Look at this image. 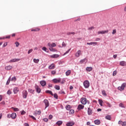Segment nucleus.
Returning a JSON list of instances; mask_svg holds the SVG:
<instances>
[{
    "mask_svg": "<svg viewBox=\"0 0 126 126\" xmlns=\"http://www.w3.org/2000/svg\"><path fill=\"white\" fill-rule=\"evenodd\" d=\"M66 109L67 110V111H69L70 110V105H67L66 106Z\"/></svg>",
    "mask_w": 126,
    "mask_h": 126,
    "instance_id": "obj_31",
    "label": "nucleus"
},
{
    "mask_svg": "<svg viewBox=\"0 0 126 126\" xmlns=\"http://www.w3.org/2000/svg\"><path fill=\"white\" fill-rule=\"evenodd\" d=\"M14 111L15 112H18V111H19V109L17 108H14Z\"/></svg>",
    "mask_w": 126,
    "mask_h": 126,
    "instance_id": "obj_53",
    "label": "nucleus"
},
{
    "mask_svg": "<svg viewBox=\"0 0 126 126\" xmlns=\"http://www.w3.org/2000/svg\"><path fill=\"white\" fill-rule=\"evenodd\" d=\"M69 115H73V114H74V110L73 109H71L69 111Z\"/></svg>",
    "mask_w": 126,
    "mask_h": 126,
    "instance_id": "obj_30",
    "label": "nucleus"
},
{
    "mask_svg": "<svg viewBox=\"0 0 126 126\" xmlns=\"http://www.w3.org/2000/svg\"><path fill=\"white\" fill-rule=\"evenodd\" d=\"M123 126H126V122H124L123 123Z\"/></svg>",
    "mask_w": 126,
    "mask_h": 126,
    "instance_id": "obj_64",
    "label": "nucleus"
},
{
    "mask_svg": "<svg viewBox=\"0 0 126 126\" xmlns=\"http://www.w3.org/2000/svg\"><path fill=\"white\" fill-rule=\"evenodd\" d=\"M28 95V92H27V91H24L23 92V97L24 98V99H26L27 98V95Z\"/></svg>",
    "mask_w": 126,
    "mask_h": 126,
    "instance_id": "obj_5",
    "label": "nucleus"
},
{
    "mask_svg": "<svg viewBox=\"0 0 126 126\" xmlns=\"http://www.w3.org/2000/svg\"><path fill=\"white\" fill-rule=\"evenodd\" d=\"M10 79H11V77H10L7 81V83H6L7 85H8V84L10 83Z\"/></svg>",
    "mask_w": 126,
    "mask_h": 126,
    "instance_id": "obj_38",
    "label": "nucleus"
},
{
    "mask_svg": "<svg viewBox=\"0 0 126 126\" xmlns=\"http://www.w3.org/2000/svg\"><path fill=\"white\" fill-rule=\"evenodd\" d=\"M102 95L103 96H105V97H106L107 96V94H106V91H105L104 90H103L102 91Z\"/></svg>",
    "mask_w": 126,
    "mask_h": 126,
    "instance_id": "obj_33",
    "label": "nucleus"
},
{
    "mask_svg": "<svg viewBox=\"0 0 126 126\" xmlns=\"http://www.w3.org/2000/svg\"><path fill=\"white\" fill-rule=\"evenodd\" d=\"M53 87V85L51 84H48V88Z\"/></svg>",
    "mask_w": 126,
    "mask_h": 126,
    "instance_id": "obj_63",
    "label": "nucleus"
},
{
    "mask_svg": "<svg viewBox=\"0 0 126 126\" xmlns=\"http://www.w3.org/2000/svg\"><path fill=\"white\" fill-rule=\"evenodd\" d=\"M48 119H49V120H52V119H53V115H50L49 116Z\"/></svg>",
    "mask_w": 126,
    "mask_h": 126,
    "instance_id": "obj_50",
    "label": "nucleus"
},
{
    "mask_svg": "<svg viewBox=\"0 0 126 126\" xmlns=\"http://www.w3.org/2000/svg\"><path fill=\"white\" fill-rule=\"evenodd\" d=\"M3 39H10V35H8L5 37H3Z\"/></svg>",
    "mask_w": 126,
    "mask_h": 126,
    "instance_id": "obj_43",
    "label": "nucleus"
},
{
    "mask_svg": "<svg viewBox=\"0 0 126 126\" xmlns=\"http://www.w3.org/2000/svg\"><path fill=\"white\" fill-rule=\"evenodd\" d=\"M85 62H87V59H86V58L81 60L80 63H85Z\"/></svg>",
    "mask_w": 126,
    "mask_h": 126,
    "instance_id": "obj_35",
    "label": "nucleus"
},
{
    "mask_svg": "<svg viewBox=\"0 0 126 126\" xmlns=\"http://www.w3.org/2000/svg\"><path fill=\"white\" fill-rule=\"evenodd\" d=\"M86 69L87 71L90 72V71H92L93 68L92 67H87Z\"/></svg>",
    "mask_w": 126,
    "mask_h": 126,
    "instance_id": "obj_21",
    "label": "nucleus"
},
{
    "mask_svg": "<svg viewBox=\"0 0 126 126\" xmlns=\"http://www.w3.org/2000/svg\"><path fill=\"white\" fill-rule=\"evenodd\" d=\"M16 77H13L11 79V81H14V82H15L16 80Z\"/></svg>",
    "mask_w": 126,
    "mask_h": 126,
    "instance_id": "obj_39",
    "label": "nucleus"
},
{
    "mask_svg": "<svg viewBox=\"0 0 126 126\" xmlns=\"http://www.w3.org/2000/svg\"><path fill=\"white\" fill-rule=\"evenodd\" d=\"M56 67V65L55 64L52 63L49 66L48 68L49 69H54Z\"/></svg>",
    "mask_w": 126,
    "mask_h": 126,
    "instance_id": "obj_12",
    "label": "nucleus"
},
{
    "mask_svg": "<svg viewBox=\"0 0 126 126\" xmlns=\"http://www.w3.org/2000/svg\"><path fill=\"white\" fill-rule=\"evenodd\" d=\"M11 118L14 120V119H16V113H12L11 114Z\"/></svg>",
    "mask_w": 126,
    "mask_h": 126,
    "instance_id": "obj_16",
    "label": "nucleus"
},
{
    "mask_svg": "<svg viewBox=\"0 0 126 126\" xmlns=\"http://www.w3.org/2000/svg\"><path fill=\"white\" fill-rule=\"evenodd\" d=\"M46 93H48L49 94H51V95H52V96H53L54 94H53V92H52V91H49V90H47L46 91Z\"/></svg>",
    "mask_w": 126,
    "mask_h": 126,
    "instance_id": "obj_28",
    "label": "nucleus"
},
{
    "mask_svg": "<svg viewBox=\"0 0 126 126\" xmlns=\"http://www.w3.org/2000/svg\"><path fill=\"white\" fill-rule=\"evenodd\" d=\"M71 73V71L70 70H68L65 72V74L66 76H68V75H70Z\"/></svg>",
    "mask_w": 126,
    "mask_h": 126,
    "instance_id": "obj_26",
    "label": "nucleus"
},
{
    "mask_svg": "<svg viewBox=\"0 0 126 126\" xmlns=\"http://www.w3.org/2000/svg\"><path fill=\"white\" fill-rule=\"evenodd\" d=\"M56 125H57L58 126H62V125H63V121H59L56 123Z\"/></svg>",
    "mask_w": 126,
    "mask_h": 126,
    "instance_id": "obj_27",
    "label": "nucleus"
},
{
    "mask_svg": "<svg viewBox=\"0 0 126 126\" xmlns=\"http://www.w3.org/2000/svg\"><path fill=\"white\" fill-rule=\"evenodd\" d=\"M33 52V49H31L30 50H29L28 52V55H29L30 54H31V53H32Z\"/></svg>",
    "mask_w": 126,
    "mask_h": 126,
    "instance_id": "obj_40",
    "label": "nucleus"
},
{
    "mask_svg": "<svg viewBox=\"0 0 126 126\" xmlns=\"http://www.w3.org/2000/svg\"><path fill=\"white\" fill-rule=\"evenodd\" d=\"M73 125H74V123L70 122H67V123L66 124L67 126H72Z\"/></svg>",
    "mask_w": 126,
    "mask_h": 126,
    "instance_id": "obj_19",
    "label": "nucleus"
},
{
    "mask_svg": "<svg viewBox=\"0 0 126 126\" xmlns=\"http://www.w3.org/2000/svg\"><path fill=\"white\" fill-rule=\"evenodd\" d=\"M94 27H90L88 29V30H93V29H94Z\"/></svg>",
    "mask_w": 126,
    "mask_h": 126,
    "instance_id": "obj_60",
    "label": "nucleus"
},
{
    "mask_svg": "<svg viewBox=\"0 0 126 126\" xmlns=\"http://www.w3.org/2000/svg\"><path fill=\"white\" fill-rule=\"evenodd\" d=\"M116 75H117V71H113V76H115Z\"/></svg>",
    "mask_w": 126,
    "mask_h": 126,
    "instance_id": "obj_48",
    "label": "nucleus"
},
{
    "mask_svg": "<svg viewBox=\"0 0 126 126\" xmlns=\"http://www.w3.org/2000/svg\"><path fill=\"white\" fill-rule=\"evenodd\" d=\"M81 103L83 105H86V103H87V99L85 97H82L81 98Z\"/></svg>",
    "mask_w": 126,
    "mask_h": 126,
    "instance_id": "obj_3",
    "label": "nucleus"
},
{
    "mask_svg": "<svg viewBox=\"0 0 126 126\" xmlns=\"http://www.w3.org/2000/svg\"><path fill=\"white\" fill-rule=\"evenodd\" d=\"M62 46H63V47H66V44H65V43L64 42H63L62 43Z\"/></svg>",
    "mask_w": 126,
    "mask_h": 126,
    "instance_id": "obj_54",
    "label": "nucleus"
},
{
    "mask_svg": "<svg viewBox=\"0 0 126 126\" xmlns=\"http://www.w3.org/2000/svg\"><path fill=\"white\" fill-rule=\"evenodd\" d=\"M37 115H38L37 113V111H34L33 113V115L36 116Z\"/></svg>",
    "mask_w": 126,
    "mask_h": 126,
    "instance_id": "obj_62",
    "label": "nucleus"
},
{
    "mask_svg": "<svg viewBox=\"0 0 126 126\" xmlns=\"http://www.w3.org/2000/svg\"><path fill=\"white\" fill-rule=\"evenodd\" d=\"M94 123L95 125H100L101 124V122L99 120H96L94 121Z\"/></svg>",
    "mask_w": 126,
    "mask_h": 126,
    "instance_id": "obj_22",
    "label": "nucleus"
},
{
    "mask_svg": "<svg viewBox=\"0 0 126 126\" xmlns=\"http://www.w3.org/2000/svg\"><path fill=\"white\" fill-rule=\"evenodd\" d=\"M5 69L7 70H10V69H12V66L8 65L5 67Z\"/></svg>",
    "mask_w": 126,
    "mask_h": 126,
    "instance_id": "obj_18",
    "label": "nucleus"
},
{
    "mask_svg": "<svg viewBox=\"0 0 126 126\" xmlns=\"http://www.w3.org/2000/svg\"><path fill=\"white\" fill-rule=\"evenodd\" d=\"M49 50L51 51V52H58V50H57V49L55 48H49Z\"/></svg>",
    "mask_w": 126,
    "mask_h": 126,
    "instance_id": "obj_24",
    "label": "nucleus"
},
{
    "mask_svg": "<svg viewBox=\"0 0 126 126\" xmlns=\"http://www.w3.org/2000/svg\"><path fill=\"white\" fill-rule=\"evenodd\" d=\"M19 92V89H18V88L15 87L14 88L13 92H14V94H17V93Z\"/></svg>",
    "mask_w": 126,
    "mask_h": 126,
    "instance_id": "obj_13",
    "label": "nucleus"
},
{
    "mask_svg": "<svg viewBox=\"0 0 126 126\" xmlns=\"http://www.w3.org/2000/svg\"><path fill=\"white\" fill-rule=\"evenodd\" d=\"M7 94H8V95H10V94H11V91L8 90V91H7Z\"/></svg>",
    "mask_w": 126,
    "mask_h": 126,
    "instance_id": "obj_58",
    "label": "nucleus"
},
{
    "mask_svg": "<svg viewBox=\"0 0 126 126\" xmlns=\"http://www.w3.org/2000/svg\"><path fill=\"white\" fill-rule=\"evenodd\" d=\"M120 64L122 66H125L126 65V62L125 61H122L120 62Z\"/></svg>",
    "mask_w": 126,
    "mask_h": 126,
    "instance_id": "obj_17",
    "label": "nucleus"
},
{
    "mask_svg": "<svg viewBox=\"0 0 126 126\" xmlns=\"http://www.w3.org/2000/svg\"><path fill=\"white\" fill-rule=\"evenodd\" d=\"M105 119H106V120H109V121H110L111 120V116L110 115H107L105 117Z\"/></svg>",
    "mask_w": 126,
    "mask_h": 126,
    "instance_id": "obj_36",
    "label": "nucleus"
},
{
    "mask_svg": "<svg viewBox=\"0 0 126 126\" xmlns=\"http://www.w3.org/2000/svg\"><path fill=\"white\" fill-rule=\"evenodd\" d=\"M126 83H124L122 84V86L121 87H119L118 88V90H120V91H123V90H125V88H126Z\"/></svg>",
    "mask_w": 126,
    "mask_h": 126,
    "instance_id": "obj_2",
    "label": "nucleus"
},
{
    "mask_svg": "<svg viewBox=\"0 0 126 126\" xmlns=\"http://www.w3.org/2000/svg\"><path fill=\"white\" fill-rule=\"evenodd\" d=\"M54 98H55L56 99H58V94H54Z\"/></svg>",
    "mask_w": 126,
    "mask_h": 126,
    "instance_id": "obj_52",
    "label": "nucleus"
},
{
    "mask_svg": "<svg viewBox=\"0 0 126 126\" xmlns=\"http://www.w3.org/2000/svg\"><path fill=\"white\" fill-rule=\"evenodd\" d=\"M81 55V51L78 50L77 53H75V56L77 57V58L79 57V56Z\"/></svg>",
    "mask_w": 126,
    "mask_h": 126,
    "instance_id": "obj_10",
    "label": "nucleus"
},
{
    "mask_svg": "<svg viewBox=\"0 0 126 126\" xmlns=\"http://www.w3.org/2000/svg\"><path fill=\"white\" fill-rule=\"evenodd\" d=\"M123 124H124V122H123L122 121H119L118 122L119 125H122L123 126Z\"/></svg>",
    "mask_w": 126,
    "mask_h": 126,
    "instance_id": "obj_49",
    "label": "nucleus"
},
{
    "mask_svg": "<svg viewBox=\"0 0 126 126\" xmlns=\"http://www.w3.org/2000/svg\"><path fill=\"white\" fill-rule=\"evenodd\" d=\"M54 88H55V89H56V90H60V86H58V85H55L54 87Z\"/></svg>",
    "mask_w": 126,
    "mask_h": 126,
    "instance_id": "obj_32",
    "label": "nucleus"
},
{
    "mask_svg": "<svg viewBox=\"0 0 126 126\" xmlns=\"http://www.w3.org/2000/svg\"><path fill=\"white\" fill-rule=\"evenodd\" d=\"M42 50L43 51H44V52H47V48L46 47H43L42 48Z\"/></svg>",
    "mask_w": 126,
    "mask_h": 126,
    "instance_id": "obj_46",
    "label": "nucleus"
},
{
    "mask_svg": "<svg viewBox=\"0 0 126 126\" xmlns=\"http://www.w3.org/2000/svg\"><path fill=\"white\" fill-rule=\"evenodd\" d=\"M7 46V42H5V43H4L2 47H3V48H4V47H6Z\"/></svg>",
    "mask_w": 126,
    "mask_h": 126,
    "instance_id": "obj_44",
    "label": "nucleus"
},
{
    "mask_svg": "<svg viewBox=\"0 0 126 126\" xmlns=\"http://www.w3.org/2000/svg\"><path fill=\"white\" fill-rule=\"evenodd\" d=\"M29 92L30 93H34V90L32 89H29Z\"/></svg>",
    "mask_w": 126,
    "mask_h": 126,
    "instance_id": "obj_41",
    "label": "nucleus"
},
{
    "mask_svg": "<svg viewBox=\"0 0 126 126\" xmlns=\"http://www.w3.org/2000/svg\"><path fill=\"white\" fill-rule=\"evenodd\" d=\"M35 88L36 90V92H37V93H41V89H40V88H39V86H35Z\"/></svg>",
    "mask_w": 126,
    "mask_h": 126,
    "instance_id": "obj_11",
    "label": "nucleus"
},
{
    "mask_svg": "<svg viewBox=\"0 0 126 126\" xmlns=\"http://www.w3.org/2000/svg\"><path fill=\"white\" fill-rule=\"evenodd\" d=\"M59 57H60V55H58V54H54L51 56V58H59Z\"/></svg>",
    "mask_w": 126,
    "mask_h": 126,
    "instance_id": "obj_23",
    "label": "nucleus"
},
{
    "mask_svg": "<svg viewBox=\"0 0 126 126\" xmlns=\"http://www.w3.org/2000/svg\"><path fill=\"white\" fill-rule=\"evenodd\" d=\"M78 110H82L84 109V106L82 104H79L77 108Z\"/></svg>",
    "mask_w": 126,
    "mask_h": 126,
    "instance_id": "obj_15",
    "label": "nucleus"
},
{
    "mask_svg": "<svg viewBox=\"0 0 126 126\" xmlns=\"http://www.w3.org/2000/svg\"><path fill=\"white\" fill-rule=\"evenodd\" d=\"M30 118H32V120H34V121H36V118L34 117V116L32 115H30Z\"/></svg>",
    "mask_w": 126,
    "mask_h": 126,
    "instance_id": "obj_45",
    "label": "nucleus"
},
{
    "mask_svg": "<svg viewBox=\"0 0 126 126\" xmlns=\"http://www.w3.org/2000/svg\"><path fill=\"white\" fill-rule=\"evenodd\" d=\"M40 84L42 86L44 87V86H45L46 83L45 81H41L40 82Z\"/></svg>",
    "mask_w": 126,
    "mask_h": 126,
    "instance_id": "obj_20",
    "label": "nucleus"
},
{
    "mask_svg": "<svg viewBox=\"0 0 126 126\" xmlns=\"http://www.w3.org/2000/svg\"><path fill=\"white\" fill-rule=\"evenodd\" d=\"M70 50H71V49H69V50H68L66 52H65L63 56H65V55H66V54H68V53H69V52L70 51Z\"/></svg>",
    "mask_w": 126,
    "mask_h": 126,
    "instance_id": "obj_37",
    "label": "nucleus"
},
{
    "mask_svg": "<svg viewBox=\"0 0 126 126\" xmlns=\"http://www.w3.org/2000/svg\"><path fill=\"white\" fill-rule=\"evenodd\" d=\"M45 105V109L46 108H48V107H49V106H50V103H49V101L47 99H45L43 101Z\"/></svg>",
    "mask_w": 126,
    "mask_h": 126,
    "instance_id": "obj_6",
    "label": "nucleus"
},
{
    "mask_svg": "<svg viewBox=\"0 0 126 126\" xmlns=\"http://www.w3.org/2000/svg\"><path fill=\"white\" fill-rule=\"evenodd\" d=\"M36 112L37 113V115H41V110H38Z\"/></svg>",
    "mask_w": 126,
    "mask_h": 126,
    "instance_id": "obj_59",
    "label": "nucleus"
},
{
    "mask_svg": "<svg viewBox=\"0 0 126 126\" xmlns=\"http://www.w3.org/2000/svg\"><path fill=\"white\" fill-rule=\"evenodd\" d=\"M109 32L108 30L103 31H99L97 32V34L99 35L100 34H106V33H108Z\"/></svg>",
    "mask_w": 126,
    "mask_h": 126,
    "instance_id": "obj_7",
    "label": "nucleus"
},
{
    "mask_svg": "<svg viewBox=\"0 0 126 126\" xmlns=\"http://www.w3.org/2000/svg\"><path fill=\"white\" fill-rule=\"evenodd\" d=\"M43 121L47 123L48 122V121H49V120L48 119V118H44V119H43Z\"/></svg>",
    "mask_w": 126,
    "mask_h": 126,
    "instance_id": "obj_61",
    "label": "nucleus"
},
{
    "mask_svg": "<svg viewBox=\"0 0 126 126\" xmlns=\"http://www.w3.org/2000/svg\"><path fill=\"white\" fill-rule=\"evenodd\" d=\"M88 114L89 116H91V115H92V109L91 108H88Z\"/></svg>",
    "mask_w": 126,
    "mask_h": 126,
    "instance_id": "obj_14",
    "label": "nucleus"
},
{
    "mask_svg": "<svg viewBox=\"0 0 126 126\" xmlns=\"http://www.w3.org/2000/svg\"><path fill=\"white\" fill-rule=\"evenodd\" d=\"M40 30V29L39 28H35V29H32L31 30V31L32 32H37L38 31H39Z\"/></svg>",
    "mask_w": 126,
    "mask_h": 126,
    "instance_id": "obj_25",
    "label": "nucleus"
},
{
    "mask_svg": "<svg viewBox=\"0 0 126 126\" xmlns=\"http://www.w3.org/2000/svg\"><path fill=\"white\" fill-rule=\"evenodd\" d=\"M51 73H52V74H53V75L56 74V70L52 71Z\"/></svg>",
    "mask_w": 126,
    "mask_h": 126,
    "instance_id": "obj_57",
    "label": "nucleus"
},
{
    "mask_svg": "<svg viewBox=\"0 0 126 126\" xmlns=\"http://www.w3.org/2000/svg\"><path fill=\"white\" fill-rule=\"evenodd\" d=\"M98 101L99 103V105L101 106H103V100H102V99H99Z\"/></svg>",
    "mask_w": 126,
    "mask_h": 126,
    "instance_id": "obj_34",
    "label": "nucleus"
},
{
    "mask_svg": "<svg viewBox=\"0 0 126 126\" xmlns=\"http://www.w3.org/2000/svg\"><path fill=\"white\" fill-rule=\"evenodd\" d=\"M39 62H40L39 59H33V63H38Z\"/></svg>",
    "mask_w": 126,
    "mask_h": 126,
    "instance_id": "obj_29",
    "label": "nucleus"
},
{
    "mask_svg": "<svg viewBox=\"0 0 126 126\" xmlns=\"http://www.w3.org/2000/svg\"><path fill=\"white\" fill-rule=\"evenodd\" d=\"M83 85L85 88H89V86H90V83L89 82V81L85 80L83 82Z\"/></svg>",
    "mask_w": 126,
    "mask_h": 126,
    "instance_id": "obj_1",
    "label": "nucleus"
},
{
    "mask_svg": "<svg viewBox=\"0 0 126 126\" xmlns=\"http://www.w3.org/2000/svg\"><path fill=\"white\" fill-rule=\"evenodd\" d=\"M53 82L54 83H60L61 82V78H58V79H54L53 80Z\"/></svg>",
    "mask_w": 126,
    "mask_h": 126,
    "instance_id": "obj_8",
    "label": "nucleus"
},
{
    "mask_svg": "<svg viewBox=\"0 0 126 126\" xmlns=\"http://www.w3.org/2000/svg\"><path fill=\"white\" fill-rule=\"evenodd\" d=\"M47 46L50 48H54V47H56L57 45L54 42H52V43H48Z\"/></svg>",
    "mask_w": 126,
    "mask_h": 126,
    "instance_id": "obj_4",
    "label": "nucleus"
},
{
    "mask_svg": "<svg viewBox=\"0 0 126 126\" xmlns=\"http://www.w3.org/2000/svg\"><path fill=\"white\" fill-rule=\"evenodd\" d=\"M26 114V112L25 111H24V110H23L21 113V115H25Z\"/></svg>",
    "mask_w": 126,
    "mask_h": 126,
    "instance_id": "obj_51",
    "label": "nucleus"
},
{
    "mask_svg": "<svg viewBox=\"0 0 126 126\" xmlns=\"http://www.w3.org/2000/svg\"><path fill=\"white\" fill-rule=\"evenodd\" d=\"M15 45H16V47H18L20 45V44L19 43V42H16L15 43Z\"/></svg>",
    "mask_w": 126,
    "mask_h": 126,
    "instance_id": "obj_42",
    "label": "nucleus"
},
{
    "mask_svg": "<svg viewBox=\"0 0 126 126\" xmlns=\"http://www.w3.org/2000/svg\"><path fill=\"white\" fill-rule=\"evenodd\" d=\"M20 59H13L9 61V63H15L16 62H19Z\"/></svg>",
    "mask_w": 126,
    "mask_h": 126,
    "instance_id": "obj_9",
    "label": "nucleus"
},
{
    "mask_svg": "<svg viewBox=\"0 0 126 126\" xmlns=\"http://www.w3.org/2000/svg\"><path fill=\"white\" fill-rule=\"evenodd\" d=\"M7 118H8V119H10L11 118V114H7Z\"/></svg>",
    "mask_w": 126,
    "mask_h": 126,
    "instance_id": "obj_47",
    "label": "nucleus"
},
{
    "mask_svg": "<svg viewBox=\"0 0 126 126\" xmlns=\"http://www.w3.org/2000/svg\"><path fill=\"white\" fill-rule=\"evenodd\" d=\"M120 107H121V108H124V104H123V103H121L119 104Z\"/></svg>",
    "mask_w": 126,
    "mask_h": 126,
    "instance_id": "obj_55",
    "label": "nucleus"
},
{
    "mask_svg": "<svg viewBox=\"0 0 126 126\" xmlns=\"http://www.w3.org/2000/svg\"><path fill=\"white\" fill-rule=\"evenodd\" d=\"M116 33H117V31H116V30H113L112 34L114 35V34H116Z\"/></svg>",
    "mask_w": 126,
    "mask_h": 126,
    "instance_id": "obj_56",
    "label": "nucleus"
}]
</instances>
